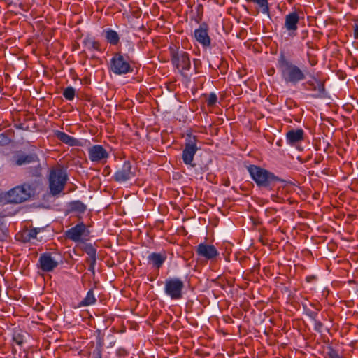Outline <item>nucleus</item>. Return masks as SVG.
Segmentation results:
<instances>
[{
    "mask_svg": "<svg viewBox=\"0 0 358 358\" xmlns=\"http://www.w3.org/2000/svg\"><path fill=\"white\" fill-rule=\"evenodd\" d=\"M76 208L80 211H84L85 210V206L80 202H77L76 203Z\"/></svg>",
    "mask_w": 358,
    "mask_h": 358,
    "instance_id": "nucleus-33",
    "label": "nucleus"
},
{
    "mask_svg": "<svg viewBox=\"0 0 358 358\" xmlns=\"http://www.w3.org/2000/svg\"><path fill=\"white\" fill-rule=\"evenodd\" d=\"M317 315V312H310L309 316L315 321V320H316Z\"/></svg>",
    "mask_w": 358,
    "mask_h": 358,
    "instance_id": "nucleus-34",
    "label": "nucleus"
},
{
    "mask_svg": "<svg viewBox=\"0 0 358 358\" xmlns=\"http://www.w3.org/2000/svg\"><path fill=\"white\" fill-rule=\"evenodd\" d=\"M299 21V16L296 12L290 13L285 16L284 27L288 31L289 36H296Z\"/></svg>",
    "mask_w": 358,
    "mask_h": 358,
    "instance_id": "nucleus-14",
    "label": "nucleus"
},
{
    "mask_svg": "<svg viewBox=\"0 0 358 358\" xmlns=\"http://www.w3.org/2000/svg\"><path fill=\"white\" fill-rule=\"evenodd\" d=\"M33 194L31 186L25 183L8 191L3 196V200L8 203H21L27 201Z\"/></svg>",
    "mask_w": 358,
    "mask_h": 358,
    "instance_id": "nucleus-3",
    "label": "nucleus"
},
{
    "mask_svg": "<svg viewBox=\"0 0 358 358\" xmlns=\"http://www.w3.org/2000/svg\"><path fill=\"white\" fill-rule=\"evenodd\" d=\"M194 37L196 40L203 46H209L210 38L208 34L207 26L204 24L194 31Z\"/></svg>",
    "mask_w": 358,
    "mask_h": 358,
    "instance_id": "nucleus-16",
    "label": "nucleus"
},
{
    "mask_svg": "<svg viewBox=\"0 0 358 358\" xmlns=\"http://www.w3.org/2000/svg\"><path fill=\"white\" fill-rule=\"evenodd\" d=\"M84 43H85V46L87 49L88 50H99V43L92 39V38H86L84 40Z\"/></svg>",
    "mask_w": 358,
    "mask_h": 358,
    "instance_id": "nucleus-25",
    "label": "nucleus"
},
{
    "mask_svg": "<svg viewBox=\"0 0 358 358\" xmlns=\"http://www.w3.org/2000/svg\"><path fill=\"white\" fill-rule=\"evenodd\" d=\"M63 96L67 100H73L75 97V91H64Z\"/></svg>",
    "mask_w": 358,
    "mask_h": 358,
    "instance_id": "nucleus-30",
    "label": "nucleus"
},
{
    "mask_svg": "<svg viewBox=\"0 0 358 358\" xmlns=\"http://www.w3.org/2000/svg\"><path fill=\"white\" fill-rule=\"evenodd\" d=\"M217 96L214 93H210L207 100L208 106H213L217 102Z\"/></svg>",
    "mask_w": 358,
    "mask_h": 358,
    "instance_id": "nucleus-29",
    "label": "nucleus"
},
{
    "mask_svg": "<svg viewBox=\"0 0 358 358\" xmlns=\"http://www.w3.org/2000/svg\"><path fill=\"white\" fill-rule=\"evenodd\" d=\"M184 287V282L178 278H169L164 282V292L172 300H179L182 298Z\"/></svg>",
    "mask_w": 358,
    "mask_h": 358,
    "instance_id": "nucleus-5",
    "label": "nucleus"
},
{
    "mask_svg": "<svg viewBox=\"0 0 358 358\" xmlns=\"http://www.w3.org/2000/svg\"><path fill=\"white\" fill-rule=\"evenodd\" d=\"M196 255L206 261H213L220 255L216 247L207 243H199L195 249Z\"/></svg>",
    "mask_w": 358,
    "mask_h": 358,
    "instance_id": "nucleus-12",
    "label": "nucleus"
},
{
    "mask_svg": "<svg viewBox=\"0 0 358 358\" xmlns=\"http://www.w3.org/2000/svg\"><path fill=\"white\" fill-rule=\"evenodd\" d=\"M171 62L173 65L182 74L185 75L186 71L191 68L189 55L183 50H171Z\"/></svg>",
    "mask_w": 358,
    "mask_h": 358,
    "instance_id": "nucleus-6",
    "label": "nucleus"
},
{
    "mask_svg": "<svg viewBox=\"0 0 358 358\" xmlns=\"http://www.w3.org/2000/svg\"><path fill=\"white\" fill-rule=\"evenodd\" d=\"M38 160L36 155H20L15 157V163L17 166L30 164Z\"/></svg>",
    "mask_w": 358,
    "mask_h": 358,
    "instance_id": "nucleus-20",
    "label": "nucleus"
},
{
    "mask_svg": "<svg viewBox=\"0 0 358 358\" xmlns=\"http://www.w3.org/2000/svg\"><path fill=\"white\" fill-rule=\"evenodd\" d=\"M248 171L258 187L271 189L272 186L279 180L273 173L256 165H250L248 166Z\"/></svg>",
    "mask_w": 358,
    "mask_h": 358,
    "instance_id": "nucleus-1",
    "label": "nucleus"
},
{
    "mask_svg": "<svg viewBox=\"0 0 358 358\" xmlns=\"http://www.w3.org/2000/svg\"><path fill=\"white\" fill-rule=\"evenodd\" d=\"M55 136L57 137L62 143L69 145V146H78L80 145V142L79 140L68 135L67 134L56 130L54 132Z\"/></svg>",
    "mask_w": 358,
    "mask_h": 358,
    "instance_id": "nucleus-19",
    "label": "nucleus"
},
{
    "mask_svg": "<svg viewBox=\"0 0 358 358\" xmlns=\"http://www.w3.org/2000/svg\"><path fill=\"white\" fill-rule=\"evenodd\" d=\"M197 150L196 137L189 136V138L186 140L182 155V161L186 165H190L192 167L195 166L192 162Z\"/></svg>",
    "mask_w": 358,
    "mask_h": 358,
    "instance_id": "nucleus-11",
    "label": "nucleus"
},
{
    "mask_svg": "<svg viewBox=\"0 0 358 358\" xmlns=\"http://www.w3.org/2000/svg\"><path fill=\"white\" fill-rule=\"evenodd\" d=\"M279 69L286 83H296L305 78V74L297 66L286 60L282 56L279 60Z\"/></svg>",
    "mask_w": 358,
    "mask_h": 358,
    "instance_id": "nucleus-2",
    "label": "nucleus"
},
{
    "mask_svg": "<svg viewBox=\"0 0 358 358\" xmlns=\"http://www.w3.org/2000/svg\"><path fill=\"white\" fill-rule=\"evenodd\" d=\"M83 250L89 256V271H90L92 273H94L95 265L96 263V249L92 244L89 243L85 244L83 247Z\"/></svg>",
    "mask_w": 358,
    "mask_h": 358,
    "instance_id": "nucleus-18",
    "label": "nucleus"
},
{
    "mask_svg": "<svg viewBox=\"0 0 358 358\" xmlns=\"http://www.w3.org/2000/svg\"><path fill=\"white\" fill-rule=\"evenodd\" d=\"M304 140V131L302 129H291L286 134L287 143L291 146L298 147Z\"/></svg>",
    "mask_w": 358,
    "mask_h": 358,
    "instance_id": "nucleus-15",
    "label": "nucleus"
},
{
    "mask_svg": "<svg viewBox=\"0 0 358 358\" xmlns=\"http://www.w3.org/2000/svg\"><path fill=\"white\" fill-rule=\"evenodd\" d=\"M110 69L117 75L126 74L133 70L127 59L121 54H115L111 59Z\"/></svg>",
    "mask_w": 358,
    "mask_h": 358,
    "instance_id": "nucleus-8",
    "label": "nucleus"
},
{
    "mask_svg": "<svg viewBox=\"0 0 358 358\" xmlns=\"http://www.w3.org/2000/svg\"><path fill=\"white\" fill-rule=\"evenodd\" d=\"M96 299L92 289H90L86 296L80 301V306H88L95 303Z\"/></svg>",
    "mask_w": 358,
    "mask_h": 358,
    "instance_id": "nucleus-23",
    "label": "nucleus"
},
{
    "mask_svg": "<svg viewBox=\"0 0 358 358\" xmlns=\"http://www.w3.org/2000/svg\"><path fill=\"white\" fill-rule=\"evenodd\" d=\"M135 177V171L129 161H125L113 175V179L119 183L125 182Z\"/></svg>",
    "mask_w": 358,
    "mask_h": 358,
    "instance_id": "nucleus-13",
    "label": "nucleus"
},
{
    "mask_svg": "<svg viewBox=\"0 0 358 358\" xmlns=\"http://www.w3.org/2000/svg\"><path fill=\"white\" fill-rule=\"evenodd\" d=\"M43 229L41 228H33L24 231V237L25 241H31L33 239H37L40 241L43 240V237H38V234Z\"/></svg>",
    "mask_w": 358,
    "mask_h": 358,
    "instance_id": "nucleus-21",
    "label": "nucleus"
},
{
    "mask_svg": "<svg viewBox=\"0 0 358 358\" xmlns=\"http://www.w3.org/2000/svg\"><path fill=\"white\" fill-rule=\"evenodd\" d=\"M136 98L139 100V102H143V95L139 92L138 93V94L136 95Z\"/></svg>",
    "mask_w": 358,
    "mask_h": 358,
    "instance_id": "nucleus-36",
    "label": "nucleus"
},
{
    "mask_svg": "<svg viewBox=\"0 0 358 358\" xmlns=\"http://www.w3.org/2000/svg\"><path fill=\"white\" fill-rule=\"evenodd\" d=\"M90 160L96 164H106L110 157L109 152L101 145H94L88 148Z\"/></svg>",
    "mask_w": 358,
    "mask_h": 358,
    "instance_id": "nucleus-9",
    "label": "nucleus"
},
{
    "mask_svg": "<svg viewBox=\"0 0 358 358\" xmlns=\"http://www.w3.org/2000/svg\"><path fill=\"white\" fill-rule=\"evenodd\" d=\"M104 33L105 37L109 43L112 45H117L118 43L120 37L115 31L111 29H107L104 31Z\"/></svg>",
    "mask_w": 358,
    "mask_h": 358,
    "instance_id": "nucleus-22",
    "label": "nucleus"
},
{
    "mask_svg": "<svg viewBox=\"0 0 358 358\" xmlns=\"http://www.w3.org/2000/svg\"><path fill=\"white\" fill-rule=\"evenodd\" d=\"M143 92L144 94H145V92H148V91L144 90Z\"/></svg>",
    "mask_w": 358,
    "mask_h": 358,
    "instance_id": "nucleus-38",
    "label": "nucleus"
},
{
    "mask_svg": "<svg viewBox=\"0 0 358 358\" xmlns=\"http://www.w3.org/2000/svg\"><path fill=\"white\" fill-rule=\"evenodd\" d=\"M94 358H101V351L99 348H96L93 351Z\"/></svg>",
    "mask_w": 358,
    "mask_h": 358,
    "instance_id": "nucleus-32",
    "label": "nucleus"
},
{
    "mask_svg": "<svg viewBox=\"0 0 358 358\" xmlns=\"http://www.w3.org/2000/svg\"><path fill=\"white\" fill-rule=\"evenodd\" d=\"M248 2H252L259 6L261 10L264 14H268L269 12L268 3L267 0H245Z\"/></svg>",
    "mask_w": 358,
    "mask_h": 358,
    "instance_id": "nucleus-24",
    "label": "nucleus"
},
{
    "mask_svg": "<svg viewBox=\"0 0 358 358\" xmlns=\"http://www.w3.org/2000/svg\"><path fill=\"white\" fill-rule=\"evenodd\" d=\"M354 35L355 37L358 39V24H356L354 28Z\"/></svg>",
    "mask_w": 358,
    "mask_h": 358,
    "instance_id": "nucleus-35",
    "label": "nucleus"
},
{
    "mask_svg": "<svg viewBox=\"0 0 358 358\" xmlns=\"http://www.w3.org/2000/svg\"><path fill=\"white\" fill-rule=\"evenodd\" d=\"M90 231L83 222L77 224L65 232L66 237L76 243H85L90 240Z\"/></svg>",
    "mask_w": 358,
    "mask_h": 358,
    "instance_id": "nucleus-7",
    "label": "nucleus"
},
{
    "mask_svg": "<svg viewBox=\"0 0 358 358\" xmlns=\"http://www.w3.org/2000/svg\"><path fill=\"white\" fill-rule=\"evenodd\" d=\"M13 341L18 345L22 346L24 343L23 336L20 334H15L13 337Z\"/></svg>",
    "mask_w": 358,
    "mask_h": 358,
    "instance_id": "nucleus-27",
    "label": "nucleus"
},
{
    "mask_svg": "<svg viewBox=\"0 0 358 358\" xmlns=\"http://www.w3.org/2000/svg\"><path fill=\"white\" fill-rule=\"evenodd\" d=\"M107 168H108V167H105V170H106V171H108Z\"/></svg>",
    "mask_w": 358,
    "mask_h": 358,
    "instance_id": "nucleus-40",
    "label": "nucleus"
},
{
    "mask_svg": "<svg viewBox=\"0 0 358 358\" xmlns=\"http://www.w3.org/2000/svg\"><path fill=\"white\" fill-rule=\"evenodd\" d=\"M38 264L43 271H52L59 265V255L56 252H44L39 257Z\"/></svg>",
    "mask_w": 358,
    "mask_h": 358,
    "instance_id": "nucleus-10",
    "label": "nucleus"
},
{
    "mask_svg": "<svg viewBox=\"0 0 358 358\" xmlns=\"http://www.w3.org/2000/svg\"><path fill=\"white\" fill-rule=\"evenodd\" d=\"M67 180L68 176L64 169L57 167L50 169L48 176L50 193L52 195L59 194L64 189Z\"/></svg>",
    "mask_w": 358,
    "mask_h": 358,
    "instance_id": "nucleus-4",
    "label": "nucleus"
},
{
    "mask_svg": "<svg viewBox=\"0 0 358 358\" xmlns=\"http://www.w3.org/2000/svg\"><path fill=\"white\" fill-rule=\"evenodd\" d=\"M65 90H73V87H66Z\"/></svg>",
    "mask_w": 358,
    "mask_h": 358,
    "instance_id": "nucleus-37",
    "label": "nucleus"
},
{
    "mask_svg": "<svg viewBox=\"0 0 358 358\" xmlns=\"http://www.w3.org/2000/svg\"><path fill=\"white\" fill-rule=\"evenodd\" d=\"M167 255L166 252H152L148 257L149 264H151L154 267L159 268L162 266L164 262L166 260Z\"/></svg>",
    "mask_w": 358,
    "mask_h": 358,
    "instance_id": "nucleus-17",
    "label": "nucleus"
},
{
    "mask_svg": "<svg viewBox=\"0 0 358 358\" xmlns=\"http://www.w3.org/2000/svg\"><path fill=\"white\" fill-rule=\"evenodd\" d=\"M328 358H344L342 355H341L336 350L332 348L329 349L327 352Z\"/></svg>",
    "mask_w": 358,
    "mask_h": 358,
    "instance_id": "nucleus-26",
    "label": "nucleus"
},
{
    "mask_svg": "<svg viewBox=\"0 0 358 358\" xmlns=\"http://www.w3.org/2000/svg\"><path fill=\"white\" fill-rule=\"evenodd\" d=\"M107 168H108V167H105V170H106V171H108Z\"/></svg>",
    "mask_w": 358,
    "mask_h": 358,
    "instance_id": "nucleus-39",
    "label": "nucleus"
},
{
    "mask_svg": "<svg viewBox=\"0 0 358 358\" xmlns=\"http://www.w3.org/2000/svg\"><path fill=\"white\" fill-rule=\"evenodd\" d=\"M310 96L316 99H326L328 95L327 91H319L316 94H311Z\"/></svg>",
    "mask_w": 358,
    "mask_h": 358,
    "instance_id": "nucleus-28",
    "label": "nucleus"
},
{
    "mask_svg": "<svg viewBox=\"0 0 358 358\" xmlns=\"http://www.w3.org/2000/svg\"><path fill=\"white\" fill-rule=\"evenodd\" d=\"M323 327L322 323L317 320L314 321V329L317 332H321Z\"/></svg>",
    "mask_w": 358,
    "mask_h": 358,
    "instance_id": "nucleus-31",
    "label": "nucleus"
}]
</instances>
